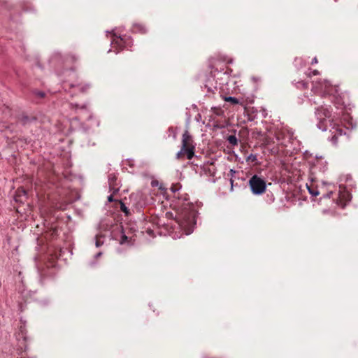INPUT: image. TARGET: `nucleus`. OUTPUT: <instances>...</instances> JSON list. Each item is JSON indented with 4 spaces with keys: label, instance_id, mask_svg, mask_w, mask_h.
<instances>
[{
    "label": "nucleus",
    "instance_id": "nucleus-23",
    "mask_svg": "<svg viewBox=\"0 0 358 358\" xmlns=\"http://www.w3.org/2000/svg\"><path fill=\"white\" fill-rule=\"evenodd\" d=\"M39 95L41 97H43L45 96V94L43 92H40Z\"/></svg>",
    "mask_w": 358,
    "mask_h": 358
},
{
    "label": "nucleus",
    "instance_id": "nucleus-19",
    "mask_svg": "<svg viewBox=\"0 0 358 358\" xmlns=\"http://www.w3.org/2000/svg\"><path fill=\"white\" fill-rule=\"evenodd\" d=\"M166 217L169 219H172L173 218V214L171 212H166Z\"/></svg>",
    "mask_w": 358,
    "mask_h": 358
},
{
    "label": "nucleus",
    "instance_id": "nucleus-1",
    "mask_svg": "<svg viewBox=\"0 0 358 358\" xmlns=\"http://www.w3.org/2000/svg\"><path fill=\"white\" fill-rule=\"evenodd\" d=\"M175 220L187 235L190 234L196 224L195 211L189 208H183Z\"/></svg>",
    "mask_w": 358,
    "mask_h": 358
},
{
    "label": "nucleus",
    "instance_id": "nucleus-9",
    "mask_svg": "<svg viewBox=\"0 0 358 358\" xmlns=\"http://www.w3.org/2000/svg\"><path fill=\"white\" fill-rule=\"evenodd\" d=\"M133 32L145 34L146 33V29L141 24H136L133 26Z\"/></svg>",
    "mask_w": 358,
    "mask_h": 358
},
{
    "label": "nucleus",
    "instance_id": "nucleus-13",
    "mask_svg": "<svg viewBox=\"0 0 358 358\" xmlns=\"http://www.w3.org/2000/svg\"><path fill=\"white\" fill-rule=\"evenodd\" d=\"M120 209L126 215H130L129 209L122 202L120 203Z\"/></svg>",
    "mask_w": 358,
    "mask_h": 358
},
{
    "label": "nucleus",
    "instance_id": "nucleus-22",
    "mask_svg": "<svg viewBox=\"0 0 358 358\" xmlns=\"http://www.w3.org/2000/svg\"><path fill=\"white\" fill-rule=\"evenodd\" d=\"M317 63V59L316 57H315L313 60H312V62L311 64H316Z\"/></svg>",
    "mask_w": 358,
    "mask_h": 358
},
{
    "label": "nucleus",
    "instance_id": "nucleus-15",
    "mask_svg": "<svg viewBox=\"0 0 358 358\" xmlns=\"http://www.w3.org/2000/svg\"><path fill=\"white\" fill-rule=\"evenodd\" d=\"M48 233H50V236L54 237L55 236L57 235V229L56 227H52L50 231H48L46 230V234Z\"/></svg>",
    "mask_w": 358,
    "mask_h": 358
},
{
    "label": "nucleus",
    "instance_id": "nucleus-8",
    "mask_svg": "<svg viewBox=\"0 0 358 358\" xmlns=\"http://www.w3.org/2000/svg\"><path fill=\"white\" fill-rule=\"evenodd\" d=\"M350 200V194L347 192L340 191L338 193V198L336 199L337 205L341 208H344L346 206L347 202Z\"/></svg>",
    "mask_w": 358,
    "mask_h": 358
},
{
    "label": "nucleus",
    "instance_id": "nucleus-16",
    "mask_svg": "<svg viewBox=\"0 0 358 358\" xmlns=\"http://www.w3.org/2000/svg\"><path fill=\"white\" fill-rule=\"evenodd\" d=\"M180 187H181V185L179 183L173 184L171 187V189L172 192H175L178 191Z\"/></svg>",
    "mask_w": 358,
    "mask_h": 358
},
{
    "label": "nucleus",
    "instance_id": "nucleus-25",
    "mask_svg": "<svg viewBox=\"0 0 358 358\" xmlns=\"http://www.w3.org/2000/svg\"><path fill=\"white\" fill-rule=\"evenodd\" d=\"M108 200H109L110 201H113L112 196H110L108 197Z\"/></svg>",
    "mask_w": 358,
    "mask_h": 358
},
{
    "label": "nucleus",
    "instance_id": "nucleus-27",
    "mask_svg": "<svg viewBox=\"0 0 358 358\" xmlns=\"http://www.w3.org/2000/svg\"><path fill=\"white\" fill-rule=\"evenodd\" d=\"M45 252H46V255L48 254V248H46V250H45Z\"/></svg>",
    "mask_w": 358,
    "mask_h": 358
},
{
    "label": "nucleus",
    "instance_id": "nucleus-18",
    "mask_svg": "<svg viewBox=\"0 0 358 358\" xmlns=\"http://www.w3.org/2000/svg\"><path fill=\"white\" fill-rule=\"evenodd\" d=\"M115 43L117 44V45H119L120 47V48H123L122 43H125V42L124 41V39L120 37L116 40Z\"/></svg>",
    "mask_w": 358,
    "mask_h": 358
},
{
    "label": "nucleus",
    "instance_id": "nucleus-11",
    "mask_svg": "<svg viewBox=\"0 0 358 358\" xmlns=\"http://www.w3.org/2000/svg\"><path fill=\"white\" fill-rule=\"evenodd\" d=\"M224 100L227 102H230L231 103H232L234 105L239 103L238 99H236V97L227 96V97H225Z\"/></svg>",
    "mask_w": 358,
    "mask_h": 358
},
{
    "label": "nucleus",
    "instance_id": "nucleus-2",
    "mask_svg": "<svg viewBox=\"0 0 358 358\" xmlns=\"http://www.w3.org/2000/svg\"><path fill=\"white\" fill-rule=\"evenodd\" d=\"M195 144L192 136L186 130L182 136V145L180 150L176 154V159H181L186 156L188 159H192L194 156Z\"/></svg>",
    "mask_w": 358,
    "mask_h": 358
},
{
    "label": "nucleus",
    "instance_id": "nucleus-20",
    "mask_svg": "<svg viewBox=\"0 0 358 358\" xmlns=\"http://www.w3.org/2000/svg\"><path fill=\"white\" fill-rule=\"evenodd\" d=\"M308 189H309V192H310V193L311 194L315 195V196L318 195V192H315L313 190H311L309 187H308Z\"/></svg>",
    "mask_w": 358,
    "mask_h": 358
},
{
    "label": "nucleus",
    "instance_id": "nucleus-6",
    "mask_svg": "<svg viewBox=\"0 0 358 358\" xmlns=\"http://www.w3.org/2000/svg\"><path fill=\"white\" fill-rule=\"evenodd\" d=\"M332 129H333V131H331L332 136H331V141L332 143L336 145L338 143V137L341 136L343 135V134H345V132L343 128L338 124H334Z\"/></svg>",
    "mask_w": 358,
    "mask_h": 358
},
{
    "label": "nucleus",
    "instance_id": "nucleus-17",
    "mask_svg": "<svg viewBox=\"0 0 358 358\" xmlns=\"http://www.w3.org/2000/svg\"><path fill=\"white\" fill-rule=\"evenodd\" d=\"M214 110V113L218 116H221L223 114V110L221 108H213Z\"/></svg>",
    "mask_w": 358,
    "mask_h": 358
},
{
    "label": "nucleus",
    "instance_id": "nucleus-7",
    "mask_svg": "<svg viewBox=\"0 0 358 358\" xmlns=\"http://www.w3.org/2000/svg\"><path fill=\"white\" fill-rule=\"evenodd\" d=\"M77 61V57L73 55H68L65 57L64 60V66L66 69L74 71L76 69L75 63Z\"/></svg>",
    "mask_w": 358,
    "mask_h": 358
},
{
    "label": "nucleus",
    "instance_id": "nucleus-3",
    "mask_svg": "<svg viewBox=\"0 0 358 358\" xmlns=\"http://www.w3.org/2000/svg\"><path fill=\"white\" fill-rule=\"evenodd\" d=\"M248 184L254 194L260 195L266 192V181L257 175L252 176L249 180Z\"/></svg>",
    "mask_w": 358,
    "mask_h": 358
},
{
    "label": "nucleus",
    "instance_id": "nucleus-21",
    "mask_svg": "<svg viewBox=\"0 0 358 358\" xmlns=\"http://www.w3.org/2000/svg\"><path fill=\"white\" fill-rule=\"evenodd\" d=\"M312 74L313 76H316V75H318L319 74V71L317 70H314L313 72H312Z\"/></svg>",
    "mask_w": 358,
    "mask_h": 358
},
{
    "label": "nucleus",
    "instance_id": "nucleus-5",
    "mask_svg": "<svg viewBox=\"0 0 358 358\" xmlns=\"http://www.w3.org/2000/svg\"><path fill=\"white\" fill-rule=\"evenodd\" d=\"M28 199V193L23 187H19L14 195V200L17 203H24Z\"/></svg>",
    "mask_w": 358,
    "mask_h": 358
},
{
    "label": "nucleus",
    "instance_id": "nucleus-10",
    "mask_svg": "<svg viewBox=\"0 0 358 358\" xmlns=\"http://www.w3.org/2000/svg\"><path fill=\"white\" fill-rule=\"evenodd\" d=\"M227 141L229 144H231L233 146L238 145V139L234 135H230L227 138Z\"/></svg>",
    "mask_w": 358,
    "mask_h": 358
},
{
    "label": "nucleus",
    "instance_id": "nucleus-12",
    "mask_svg": "<svg viewBox=\"0 0 358 358\" xmlns=\"http://www.w3.org/2000/svg\"><path fill=\"white\" fill-rule=\"evenodd\" d=\"M257 161V157L255 155L250 154L247 158L246 162H254L256 163Z\"/></svg>",
    "mask_w": 358,
    "mask_h": 358
},
{
    "label": "nucleus",
    "instance_id": "nucleus-14",
    "mask_svg": "<svg viewBox=\"0 0 358 358\" xmlns=\"http://www.w3.org/2000/svg\"><path fill=\"white\" fill-rule=\"evenodd\" d=\"M322 84L324 85V88H323V86L322 85L321 90H323L324 91L327 92H330L329 90H328V87L329 86V82L327 80H323Z\"/></svg>",
    "mask_w": 358,
    "mask_h": 358
},
{
    "label": "nucleus",
    "instance_id": "nucleus-4",
    "mask_svg": "<svg viewBox=\"0 0 358 358\" xmlns=\"http://www.w3.org/2000/svg\"><path fill=\"white\" fill-rule=\"evenodd\" d=\"M315 115L317 118L320 120L318 127L322 130H325L324 121L326 118H329L331 117L330 108L324 106H319L316 108Z\"/></svg>",
    "mask_w": 358,
    "mask_h": 358
},
{
    "label": "nucleus",
    "instance_id": "nucleus-26",
    "mask_svg": "<svg viewBox=\"0 0 358 358\" xmlns=\"http://www.w3.org/2000/svg\"><path fill=\"white\" fill-rule=\"evenodd\" d=\"M96 247H99L100 245L99 242L98 241L96 243Z\"/></svg>",
    "mask_w": 358,
    "mask_h": 358
},
{
    "label": "nucleus",
    "instance_id": "nucleus-24",
    "mask_svg": "<svg viewBox=\"0 0 358 358\" xmlns=\"http://www.w3.org/2000/svg\"><path fill=\"white\" fill-rule=\"evenodd\" d=\"M127 237L125 235H124V236H122V241H125V240H127Z\"/></svg>",
    "mask_w": 358,
    "mask_h": 358
}]
</instances>
